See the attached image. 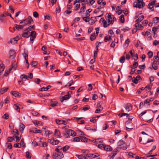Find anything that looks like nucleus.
<instances>
[{
    "mask_svg": "<svg viewBox=\"0 0 159 159\" xmlns=\"http://www.w3.org/2000/svg\"><path fill=\"white\" fill-rule=\"evenodd\" d=\"M145 3L143 0H137V2H134V6L139 8H142L145 6Z\"/></svg>",
    "mask_w": 159,
    "mask_h": 159,
    "instance_id": "1",
    "label": "nucleus"
},
{
    "mask_svg": "<svg viewBox=\"0 0 159 159\" xmlns=\"http://www.w3.org/2000/svg\"><path fill=\"white\" fill-rule=\"evenodd\" d=\"M33 20L30 16H29L27 19H25L24 20L20 22V24H22L23 27L28 25H30Z\"/></svg>",
    "mask_w": 159,
    "mask_h": 159,
    "instance_id": "2",
    "label": "nucleus"
},
{
    "mask_svg": "<svg viewBox=\"0 0 159 159\" xmlns=\"http://www.w3.org/2000/svg\"><path fill=\"white\" fill-rule=\"evenodd\" d=\"M55 152L53 154V158L55 159H61L63 158L64 155L61 152V151Z\"/></svg>",
    "mask_w": 159,
    "mask_h": 159,
    "instance_id": "3",
    "label": "nucleus"
},
{
    "mask_svg": "<svg viewBox=\"0 0 159 159\" xmlns=\"http://www.w3.org/2000/svg\"><path fill=\"white\" fill-rule=\"evenodd\" d=\"M108 22L110 24H112L114 20H116V18L113 15H111V14L109 13L108 14Z\"/></svg>",
    "mask_w": 159,
    "mask_h": 159,
    "instance_id": "4",
    "label": "nucleus"
},
{
    "mask_svg": "<svg viewBox=\"0 0 159 159\" xmlns=\"http://www.w3.org/2000/svg\"><path fill=\"white\" fill-rule=\"evenodd\" d=\"M48 142L53 145L57 144L59 142V141L56 139H49L48 140Z\"/></svg>",
    "mask_w": 159,
    "mask_h": 159,
    "instance_id": "5",
    "label": "nucleus"
},
{
    "mask_svg": "<svg viewBox=\"0 0 159 159\" xmlns=\"http://www.w3.org/2000/svg\"><path fill=\"white\" fill-rule=\"evenodd\" d=\"M66 132L69 136H75L76 135V133L74 131L70 129H67L66 130Z\"/></svg>",
    "mask_w": 159,
    "mask_h": 159,
    "instance_id": "6",
    "label": "nucleus"
},
{
    "mask_svg": "<svg viewBox=\"0 0 159 159\" xmlns=\"http://www.w3.org/2000/svg\"><path fill=\"white\" fill-rule=\"evenodd\" d=\"M125 107L126 111H129L132 110V106L130 103H128L125 105Z\"/></svg>",
    "mask_w": 159,
    "mask_h": 159,
    "instance_id": "7",
    "label": "nucleus"
},
{
    "mask_svg": "<svg viewBox=\"0 0 159 159\" xmlns=\"http://www.w3.org/2000/svg\"><path fill=\"white\" fill-rule=\"evenodd\" d=\"M16 52L13 50H11L9 52V58H13L15 56Z\"/></svg>",
    "mask_w": 159,
    "mask_h": 159,
    "instance_id": "8",
    "label": "nucleus"
},
{
    "mask_svg": "<svg viewBox=\"0 0 159 159\" xmlns=\"http://www.w3.org/2000/svg\"><path fill=\"white\" fill-rule=\"evenodd\" d=\"M54 135L57 138H61V137L60 131L57 129H56L55 130Z\"/></svg>",
    "mask_w": 159,
    "mask_h": 159,
    "instance_id": "9",
    "label": "nucleus"
},
{
    "mask_svg": "<svg viewBox=\"0 0 159 159\" xmlns=\"http://www.w3.org/2000/svg\"><path fill=\"white\" fill-rule=\"evenodd\" d=\"M135 26L137 28V30H142L143 29V27L142 25L140 24L139 22H137L135 25Z\"/></svg>",
    "mask_w": 159,
    "mask_h": 159,
    "instance_id": "10",
    "label": "nucleus"
},
{
    "mask_svg": "<svg viewBox=\"0 0 159 159\" xmlns=\"http://www.w3.org/2000/svg\"><path fill=\"white\" fill-rule=\"evenodd\" d=\"M71 97V96L69 95H66L62 97L61 99V102H63L64 101L69 99Z\"/></svg>",
    "mask_w": 159,
    "mask_h": 159,
    "instance_id": "11",
    "label": "nucleus"
},
{
    "mask_svg": "<svg viewBox=\"0 0 159 159\" xmlns=\"http://www.w3.org/2000/svg\"><path fill=\"white\" fill-rule=\"evenodd\" d=\"M56 123L59 125H60L61 124H63L64 125L66 124V122L65 120L56 119Z\"/></svg>",
    "mask_w": 159,
    "mask_h": 159,
    "instance_id": "12",
    "label": "nucleus"
},
{
    "mask_svg": "<svg viewBox=\"0 0 159 159\" xmlns=\"http://www.w3.org/2000/svg\"><path fill=\"white\" fill-rule=\"evenodd\" d=\"M104 148V150L107 151H111L112 150V148L109 145H105Z\"/></svg>",
    "mask_w": 159,
    "mask_h": 159,
    "instance_id": "13",
    "label": "nucleus"
},
{
    "mask_svg": "<svg viewBox=\"0 0 159 159\" xmlns=\"http://www.w3.org/2000/svg\"><path fill=\"white\" fill-rule=\"evenodd\" d=\"M12 94L15 97L20 98V97L21 94L17 91H13L12 92Z\"/></svg>",
    "mask_w": 159,
    "mask_h": 159,
    "instance_id": "14",
    "label": "nucleus"
},
{
    "mask_svg": "<svg viewBox=\"0 0 159 159\" xmlns=\"http://www.w3.org/2000/svg\"><path fill=\"white\" fill-rule=\"evenodd\" d=\"M30 32L26 31L23 33V34H22V36L24 37L28 38L30 37Z\"/></svg>",
    "mask_w": 159,
    "mask_h": 159,
    "instance_id": "15",
    "label": "nucleus"
},
{
    "mask_svg": "<svg viewBox=\"0 0 159 159\" xmlns=\"http://www.w3.org/2000/svg\"><path fill=\"white\" fill-rule=\"evenodd\" d=\"M153 62H155L156 63H157L158 64L159 63V57L158 56H154L153 58Z\"/></svg>",
    "mask_w": 159,
    "mask_h": 159,
    "instance_id": "16",
    "label": "nucleus"
},
{
    "mask_svg": "<svg viewBox=\"0 0 159 159\" xmlns=\"http://www.w3.org/2000/svg\"><path fill=\"white\" fill-rule=\"evenodd\" d=\"M15 27L16 29L18 30H21L23 28V25H22V24H20V25H18L17 24H15Z\"/></svg>",
    "mask_w": 159,
    "mask_h": 159,
    "instance_id": "17",
    "label": "nucleus"
},
{
    "mask_svg": "<svg viewBox=\"0 0 159 159\" xmlns=\"http://www.w3.org/2000/svg\"><path fill=\"white\" fill-rule=\"evenodd\" d=\"M30 132L33 133H41V131L40 130L38 129L37 130L36 128H35L34 129H32L30 130Z\"/></svg>",
    "mask_w": 159,
    "mask_h": 159,
    "instance_id": "18",
    "label": "nucleus"
},
{
    "mask_svg": "<svg viewBox=\"0 0 159 159\" xmlns=\"http://www.w3.org/2000/svg\"><path fill=\"white\" fill-rule=\"evenodd\" d=\"M152 85V84L151 83L150 84L148 85L144 88V89H145L146 90H148L149 91H150Z\"/></svg>",
    "mask_w": 159,
    "mask_h": 159,
    "instance_id": "19",
    "label": "nucleus"
},
{
    "mask_svg": "<svg viewBox=\"0 0 159 159\" xmlns=\"http://www.w3.org/2000/svg\"><path fill=\"white\" fill-rule=\"evenodd\" d=\"M144 18V16L143 15L141 16L138 19L135 20V22H140L141 21L143 20Z\"/></svg>",
    "mask_w": 159,
    "mask_h": 159,
    "instance_id": "20",
    "label": "nucleus"
},
{
    "mask_svg": "<svg viewBox=\"0 0 159 159\" xmlns=\"http://www.w3.org/2000/svg\"><path fill=\"white\" fill-rule=\"evenodd\" d=\"M158 64V63H156L155 62H153V63L152 65V66L154 70H156L157 69V68H158L157 65Z\"/></svg>",
    "mask_w": 159,
    "mask_h": 159,
    "instance_id": "21",
    "label": "nucleus"
},
{
    "mask_svg": "<svg viewBox=\"0 0 159 159\" xmlns=\"http://www.w3.org/2000/svg\"><path fill=\"white\" fill-rule=\"evenodd\" d=\"M25 127V126L23 124H20V132L22 133Z\"/></svg>",
    "mask_w": 159,
    "mask_h": 159,
    "instance_id": "22",
    "label": "nucleus"
},
{
    "mask_svg": "<svg viewBox=\"0 0 159 159\" xmlns=\"http://www.w3.org/2000/svg\"><path fill=\"white\" fill-rule=\"evenodd\" d=\"M91 22L89 23L91 24H92L94 23L96 21V18L95 17H92L90 19Z\"/></svg>",
    "mask_w": 159,
    "mask_h": 159,
    "instance_id": "23",
    "label": "nucleus"
},
{
    "mask_svg": "<svg viewBox=\"0 0 159 159\" xmlns=\"http://www.w3.org/2000/svg\"><path fill=\"white\" fill-rule=\"evenodd\" d=\"M14 107L15 110H16L17 111L20 112V108L18 106L17 104H15L14 105Z\"/></svg>",
    "mask_w": 159,
    "mask_h": 159,
    "instance_id": "24",
    "label": "nucleus"
},
{
    "mask_svg": "<svg viewBox=\"0 0 159 159\" xmlns=\"http://www.w3.org/2000/svg\"><path fill=\"white\" fill-rule=\"evenodd\" d=\"M8 89V87H4L1 89L0 90V93L2 94H3L4 93L6 92L7 89Z\"/></svg>",
    "mask_w": 159,
    "mask_h": 159,
    "instance_id": "25",
    "label": "nucleus"
},
{
    "mask_svg": "<svg viewBox=\"0 0 159 159\" xmlns=\"http://www.w3.org/2000/svg\"><path fill=\"white\" fill-rule=\"evenodd\" d=\"M80 140L81 142H89V141H90L89 139H87L86 137H83L80 139Z\"/></svg>",
    "mask_w": 159,
    "mask_h": 159,
    "instance_id": "26",
    "label": "nucleus"
},
{
    "mask_svg": "<svg viewBox=\"0 0 159 159\" xmlns=\"http://www.w3.org/2000/svg\"><path fill=\"white\" fill-rule=\"evenodd\" d=\"M17 67L16 62L15 61H14L12 64L11 68H13L15 70L16 69Z\"/></svg>",
    "mask_w": 159,
    "mask_h": 159,
    "instance_id": "27",
    "label": "nucleus"
},
{
    "mask_svg": "<svg viewBox=\"0 0 159 159\" xmlns=\"http://www.w3.org/2000/svg\"><path fill=\"white\" fill-rule=\"evenodd\" d=\"M124 16L123 14L121 15L120 16V20L122 23H124V22L125 19Z\"/></svg>",
    "mask_w": 159,
    "mask_h": 159,
    "instance_id": "28",
    "label": "nucleus"
},
{
    "mask_svg": "<svg viewBox=\"0 0 159 159\" xmlns=\"http://www.w3.org/2000/svg\"><path fill=\"white\" fill-rule=\"evenodd\" d=\"M125 143V142L122 140H120L119 141V142L117 143V145L119 147L121 146V145H123Z\"/></svg>",
    "mask_w": 159,
    "mask_h": 159,
    "instance_id": "29",
    "label": "nucleus"
},
{
    "mask_svg": "<svg viewBox=\"0 0 159 159\" xmlns=\"http://www.w3.org/2000/svg\"><path fill=\"white\" fill-rule=\"evenodd\" d=\"M138 62H135L134 63V64L133 65V66H131V68L132 69L135 68L137 67V66H138Z\"/></svg>",
    "mask_w": 159,
    "mask_h": 159,
    "instance_id": "30",
    "label": "nucleus"
},
{
    "mask_svg": "<svg viewBox=\"0 0 159 159\" xmlns=\"http://www.w3.org/2000/svg\"><path fill=\"white\" fill-rule=\"evenodd\" d=\"M118 151L117 149H115L114 151L112 152V157L115 156L117 153Z\"/></svg>",
    "mask_w": 159,
    "mask_h": 159,
    "instance_id": "31",
    "label": "nucleus"
},
{
    "mask_svg": "<svg viewBox=\"0 0 159 159\" xmlns=\"http://www.w3.org/2000/svg\"><path fill=\"white\" fill-rule=\"evenodd\" d=\"M125 60V57L124 56H122L121 57L119 60V61L122 63H123L124 62Z\"/></svg>",
    "mask_w": 159,
    "mask_h": 159,
    "instance_id": "32",
    "label": "nucleus"
},
{
    "mask_svg": "<svg viewBox=\"0 0 159 159\" xmlns=\"http://www.w3.org/2000/svg\"><path fill=\"white\" fill-rule=\"evenodd\" d=\"M73 83V80H70V81L67 83V84L65 86V87H66L67 86L70 87V86Z\"/></svg>",
    "mask_w": 159,
    "mask_h": 159,
    "instance_id": "33",
    "label": "nucleus"
},
{
    "mask_svg": "<svg viewBox=\"0 0 159 159\" xmlns=\"http://www.w3.org/2000/svg\"><path fill=\"white\" fill-rule=\"evenodd\" d=\"M90 40L91 41L94 40L96 38V35L95 33H93L90 36Z\"/></svg>",
    "mask_w": 159,
    "mask_h": 159,
    "instance_id": "34",
    "label": "nucleus"
},
{
    "mask_svg": "<svg viewBox=\"0 0 159 159\" xmlns=\"http://www.w3.org/2000/svg\"><path fill=\"white\" fill-rule=\"evenodd\" d=\"M153 22L154 23H157L159 22V17H155L153 19Z\"/></svg>",
    "mask_w": 159,
    "mask_h": 159,
    "instance_id": "35",
    "label": "nucleus"
},
{
    "mask_svg": "<svg viewBox=\"0 0 159 159\" xmlns=\"http://www.w3.org/2000/svg\"><path fill=\"white\" fill-rule=\"evenodd\" d=\"M102 22L103 23V26L105 28L107 27L110 25L109 23L107 25V22L104 19L103 20Z\"/></svg>",
    "mask_w": 159,
    "mask_h": 159,
    "instance_id": "36",
    "label": "nucleus"
},
{
    "mask_svg": "<svg viewBox=\"0 0 159 159\" xmlns=\"http://www.w3.org/2000/svg\"><path fill=\"white\" fill-rule=\"evenodd\" d=\"M36 33L35 31H32L31 32V33L30 34V36L33 37H36Z\"/></svg>",
    "mask_w": 159,
    "mask_h": 159,
    "instance_id": "37",
    "label": "nucleus"
},
{
    "mask_svg": "<svg viewBox=\"0 0 159 159\" xmlns=\"http://www.w3.org/2000/svg\"><path fill=\"white\" fill-rule=\"evenodd\" d=\"M60 104V103H59L57 102H55L54 103H52L50 104V106L52 107H54L56 106H57L58 105H59Z\"/></svg>",
    "mask_w": 159,
    "mask_h": 159,
    "instance_id": "38",
    "label": "nucleus"
},
{
    "mask_svg": "<svg viewBox=\"0 0 159 159\" xmlns=\"http://www.w3.org/2000/svg\"><path fill=\"white\" fill-rule=\"evenodd\" d=\"M103 108L102 107H100V108H98L95 111V113H98L102 110Z\"/></svg>",
    "mask_w": 159,
    "mask_h": 159,
    "instance_id": "39",
    "label": "nucleus"
},
{
    "mask_svg": "<svg viewBox=\"0 0 159 159\" xmlns=\"http://www.w3.org/2000/svg\"><path fill=\"white\" fill-rule=\"evenodd\" d=\"M90 108V107L88 105H87V107H83V108H81V109L85 111L89 110Z\"/></svg>",
    "mask_w": 159,
    "mask_h": 159,
    "instance_id": "40",
    "label": "nucleus"
},
{
    "mask_svg": "<svg viewBox=\"0 0 159 159\" xmlns=\"http://www.w3.org/2000/svg\"><path fill=\"white\" fill-rule=\"evenodd\" d=\"M102 7L101 6L99 7L98 8L95 9L94 11V13H97L99 12L100 11V10L101 9Z\"/></svg>",
    "mask_w": 159,
    "mask_h": 159,
    "instance_id": "41",
    "label": "nucleus"
},
{
    "mask_svg": "<svg viewBox=\"0 0 159 159\" xmlns=\"http://www.w3.org/2000/svg\"><path fill=\"white\" fill-rule=\"evenodd\" d=\"M32 114L33 115L35 116H39L40 115V114L36 111H33L32 113Z\"/></svg>",
    "mask_w": 159,
    "mask_h": 159,
    "instance_id": "42",
    "label": "nucleus"
},
{
    "mask_svg": "<svg viewBox=\"0 0 159 159\" xmlns=\"http://www.w3.org/2000/svg\"><path fill=\"white\" fill-rule=\"evenodd\" d=\"M5 66L4 65H2L1 67L0 68V75H1V73L3 71L5 68Z\"/></svg>",
    "mask_w": 159,
    "mask_h": 159,
    "instance_id": "43",
    "label": "nucleus"
},
{
    "mask_svg": "<svg viewBox=\"0 0 159 159\" xmlns=\"http://www.w3.org/2000/svg\"><path fill=\"white\" fill-rule=\"evenodd\" d=\"M69 148V147L68 146L66 145L63 147L62 148V150L63 152L66 151Z\"/></svg>",
    "mask_w": 159,
    "mask_h": 159,
    "instance_id": "44",
    "label": "nucleus"
},
{
    "mask_svg": "<svg viewBox=\"0 0 159 159\" xmlns=\"http://www.w3.org/2000/svg\"><path fill=\"white\" fill-rule=\"evenodd\" d=\"M105 145L103 144H99L98 145V147L101 149H104Z\"/></svg>",
    "mask_w": 159,
    "mask_h": 159,
    "instance_id": "45",
    "label": "nucleus"
},
{
    "mask_svg": "<svg viewBox=\"0 0 159 159\" xmlns=\"http://www.w3.org/2000/svg\"><path fill=\"white\" fill-rule=\"evenodd\" d=\"M20 78L22 80H23L24 79H27L28 78V77L27 75H20Z\"/></svg>",
    "mask_w": 159,
    "mask_h": 159,
    "instance_id": "46",
    "label": "nucleus"
},
{
    "mask_svg": "<svg viewBox=\"0 0 159 159\" xmlns=\"http://www.w3.org/2000/svg\"><path fill=\"white\" fill-rule=\"evenodd\" d=\"M86 156L91 158H94V156L93 154H88L86 155Z\"/></svg>",
    "mask_w": 159,
    "mask_h": 159,
    "instance_id": "47",
    "label": "nucleus"
},
{
    "mask_svg": "<svg viewBox=\"0 0 159 159\" xmlns=\"http://www.w3.org/2000/svg\"><path fill=\"white\" fill-rule=\"evenodd\" d=\"M62 148L61 146H59L58 147L55 149V151L57 152H59V151H61V150Z\"/></svg>",
    "mask_w": 159,
    "mask_h": 159,
    "instance_id": "48",
    "label": "nucleus"
},
{
    "mask_svg": "<svg viewBox=\"0 0 159 159\" xmlns=\"http://www.w3.org/2000/svg\"><path fill=\"white\" fill-rule=\"evenodd\" d=\"M9 117V115L8 114H5L3 116V118L6 120H7Z\"/></svg>",
    "mask_w": 159,
    "mask_h": 159,
    "instance_id": "49",
    "label": "nucleus"
},
{
    "mask_svg": "<svg viewBox=\"0 0 159 159\" xmlns=\"http://www.w3.org/2000/svg\"><path fill=\"white\" fill-rule=\"evenodd\" d=\"M20 146H22L23 147L25 146V144L24 143V139H22L20 141Z\"/></svg>",
    "mask_w": 159,
    "mask_h": 159,
    "instance_id": "50",
    "label": "nucleus"
},
{
    "mask_svg": "<svg viewBox=\"0 0 159 159\" xmlns=\"http://www.w3.org/2000/svg\"><path fill=\"white\" fill-rule=\"evenodd\" d=\"M157 1L156 0H154L151 2H150L148 4L149 7H150V6H153V5H154L155 4V3Z\"/></svg>",
    "mask_w": 159,
    "mask_h": 159,
    "instance_id": "51",
    "label": "nucleus"
},
{
    "mask_svg": "<svg viewBox=\"0 0 159 159\" xmlns=\"http://www.w3.org/2000/svg\"><path fill=\"white\" fill-rule=\"evenodd\" d=\"M144 89V87H142L140 89H139L137 91L136 93H138V94L140 93Z\"/></svg>",
    "mask_w": 159,
    "mask_h": 159,
    "instance_id": "52",
    "label": "nucleus"
},
{
    "mask_svg": "<svg viewBox=\"0 0 159 159\" xmlns=\"http://www.w3.org/2000/svg\"><path fill=\"white\" fill-rule=\"evenodd\" d=\"M44 17L45 19L50 20L51 19V16L49 15H46L44 16Z\"/></svg>",
    "mask_w": 159,
    "mask_h": 159,
    "instance_id": "53",
    "label": "nucleus"
},
{
    "mask_svg": "<svg viewBox=\"0 0 159 159\" xmlns=\"http://www.w3.org/2000/svg\"><path fill=\"white\" fill-rule=\"evenodd\" d=\"M148 55L149 58H151L153 56V52L151 51L149 52L148 53Z\"/></svg>",
    "mask_w": 159,
    "mask_h": 159,
    "instance_id": "54",
    "label": "nucleus"
},
{
    "mask_svg": "<svg viewBox=\"0 0 159 159\" xmlns=\"http://www.w3.org/2000/svg\"><path fill=\"white\" fill-rule=\"evenodd\" d=\"M130 30V29H129L128 27H125L123 28L122 29H121V30H123V31H124V32H125L126 31H128Z\"/></svg>",
    "mask_w": 159,
    "mask_h": 159,
    "instance_id": "55",
    "label": "nucleus"
},
{
    "mask_svg": "<svg viewBox=\"0 0 159 159\" xmlns=\"http://www.w3.org/2000/svg\"><path fill=\"white\" fill-rule=\"evenodd\" d=\"M80 139L78 137H75L73 139V141L74 142H79L80 141Z\"/></svg>",
    "mask_w": 159,
    "mask_h": 159,
    "instance_id": "56",
    "label": "nucleus"
},
{
    "mask_svg": "<svg viewBox=\"0 0 159 159\" xmlns=\"http://www.w3.org/2000/svg\"><path fill=\"white\" fill-rule=\"evenodd\" d=\"M10 42L11 44H14L15 43H16L17 42L16 41V40L14 38H13L10 41Z\"/></svg>",
    "mask_w": 159,
    "mask_h": 159,
    "instance_id": "57",
    "label": "nucleus"
},
{
    "mask_svg": "<svg viewBox=\"0 0 159 159\" xmlns=\"http://www.w3.org/2000/svg\"><path fill=\"white\" fill-rule=\"evenodd\" d=\"M85 9V7L83 6L82 7L80 8V11H79V13H81L82 12H84V10Z\"/></svg>",
    "mask_w": 159,
    "mask_h": 159,
    "instance_id": "58",
    "label": "nucleus"
},
{
    "mask_svg": "<svg viewBox=\"0 0 159 159\" xmlns=\"http://www.w3.org/2000/svg\"><path fill=\"white\" fill-rule=\"evenodd\" d=\"M138 80L135 77H133L132 78V82L135 84H137L138 83Z\"/></svg>",
    "mask_w": 159,
    "mask_h": 159,
    "instance_id": "59",
    "label": "nucleus"
},
{
    "mask_svg": "<svg viewBox=\"0 0 159 159\" xmlns=\"http://www.w3.org/2000/svg\"><path fill=\"white\" fill-rule=\"evenodd\" d=\"M118 42V41L117 40L116 42V41L114 42L113 41L112 42L110 45V46L111 48H114L115 46V43H117Z\"/></svg>",
    "mask_w": 159,
    "mask_h": 159,
    "instance_id": "60",
    "label": "nucleus"
},
{
    "mask_svg": "<svg viewBox=\"0 0 159 159\" xmlns=\"http://www.w3.org/2000/svg\"><path fill=\"white\" fill-rule=\"evenodd\" d=\"M97 121V119L95 118V117H93L90 120V121L93 122V123H95Z\"/></svg>",
    "mask_w": 159,
    "mask_h": 159,
    "instance_id": "61",
    "label": "nucleus"
},
{
    "mask_svg": "<svg viewBox=\"0 0 159 159\" xmlns=\"http://www.w3.org/2000/svg\"><path fill=\"white\" fill-rule=\"evenodd\" d=\"M83 19L86 22H89L90 21L89 18L88 17H83Z\"/></svg>",
    "mask_w": 159,
    "mask_h": 159,
    "instance_id": "62",
    "label": "nucleus"
},
{
    "mask_svg": "<svg viewBox=\"0 0 159 159\" xmlns=\"http://www.w3.org/2000/svg\"><path fill=\"white\" fill-rule=\"evenodd\" d=\"M157 28L156 27H154L152 28V30L154 33V35L155 34L156 32L157 31Z\"/></svg>",
    "mask_w": 159,
    "mask_h": 159,
    "instance_id": "63",
    "label": "nucleus"
},
{
    "mask_svg": "<svg viewBox=\"0 0 159 159\" xmlns=\"http://www.w3.org/2000/svg\"><path fill=\"white\" fill-rule=\"evenodd\" d=\"M37 64L38 63L37 61H33L31 63V65L32 66H36Z\"/></svg>",
    "mask_w": 159,
    "mask_h": 159,
    "instance_id": "64",
    "label": "nucleus"
}]
</instances>
